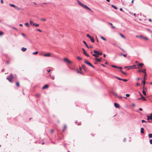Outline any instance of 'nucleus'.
Here are the masks:
<instances>
[{"instance_id": "1", "label": "nucleus", "mask_w": 152, "mask_h": 152, "mask_svg": "<svg viewBox=\"0 0 152 152\" xmlns=\"http://www.w3.org/2000/svg\"><path fill=\"white\" fill-rule=\"evenodd\" d=\"M77 2L78 4H79V5L82 6L83 8H85V9H86V10H89L90 11H91V9H90L89 7H88L87 6L84 5L83 4H82V3H81L80 1H79V0H77Z\"/></svg>"}, {"instance_id": "2", "label": "nucleus", "mask_w": 152, "mask_h": 152, "mask_svg": "<svg viewBox=\"0 0 152 152\" xmlns=\"http://www.w3.org/2000/svg\"><path fill=\"white\" fill-rule=\"evenodd\" d=\"M13 76L12 74H11L8 77H7L6 79L10 82H12V80L13 78Z\"/></svg>"}, {"instance_id": "3", "label": "nucleus", "mask_w": 152, "mask_h": 152, "mask_svg": "<svg viewBox=\"0 0 152 152\" xmlns=\"http://www.w3.org/2000/svg\"><path fill=\"white\" fill-rule=\"evenodd\" d=\"M84 62L86 64H88L89 66H91V67L93 68H95L94 66L90 62L88 61L85 60L84 61Z\"/></svg>"}, {"instance_id": "4", "label": "nucleus", "mask_w": 152, "mask_h": 152, "mask_svg": "<svg viewBox=\"0 0 152 152\" xmlns=\"http://www.w3.org/2000/svg\"><path fill=\"white\" fill-rule=\"evenodd\" d=\"M94 52L95 53L97 54L98 56L101 55H102V52H99L96 50H94Z\"/></svg>"}, {"instance_id": "5", "label": "nucleus", "mask_w": 152, "mask_h": 152, "mask_svg": "<svg viewBox=\"0 0 152 152\" xmlns=\"http://www.w3.org/2000/svg\"><path fill=\"white\" fill-rule=\"evenodd\" d=\"M64 60V61L67 63L70 64L72 63V62L71 61H70L68 59H67V58H65Z\"/></svg>"}, {"instance_id": "6", "label": "nucleus", "mask_w": 152, "mask_h": 152, "mask_svg": "<svg viewBox=\"0 0 152 152\" xmlns=\"http://www.w3.org/2000/svg\"><path fill=\"white\" fill-rule=\"evenodd\" d=\"M111 66H112V67H113V68H117L120 69H122V67L121 66H115L114 65H111Z\"/></svg>"}, {"instance_id": "7", "label": "nucleus", "mask_w": 152, "mask_h": 152, "mask_svg": "<svg viewBox=\"0 0 152 152\" xmlns=\"http://www.w3.org/2000/svg\"><path fill=\"white\" fill-rule=\"evenodd\" d=\"M82 67L85 71H86V72L87 71V69L86 67V66L84 65H82Z\"/></svg>"}, {"instance_id": "8", "label": "nucleus", "mask_w": 152, "mask_h": 152, "mask_svg": "<svg viewBox=\"0 0 152 152\" xmlns=\"http://www.w3.org/2000/svg\"><path fill=\"white\" fill-rule=\"evenodd\" d=\"M48 85H45L42 88V89H45L48 88Z\"/></svg>"}, {"instance_id": "9", "label": "nucleus", "mask_w": 152, "mask_h": 152, "mask_svg": "<svg viewBox=\"0 0 152 152\" xmlns=\"http://www.w3.org/2000/svg\"><path fill=\"white\" fill-rule=\"evenodd\" d=\"M114 104V106L115 107H116V108L119 107V104H118L117 103H115Z\"/></svg>"}, {"instance_id": "10", "label": "nucleus", "mask_w": 152, "mask_h": 152, "mask_svg": "<svg viewBox=\"0 0 152 152\" xmlns=\"http://www.w3.org/2000/svg\"><path fill=\"white\" fill-rule=\"evenodd\" d=\"M51 54L50 53L45 54L44 55V56L45 57H49L50 56Z\"/></svg>"}, {"instance_id": "11", "label": "nucleus", "mask_w": 152, "mask_h": 152, "mask_svg": "<svg viewBox=\"0 0 152 152\" xmlns=\"http://www.w3.org/2000/svg\"><path fill=\"white\" fill-rule=\"evenodd\" d=\"M111 93H112V94L114 95V96H117V97H118V94L117 93H115V92H114L113 91L112 92H111Z\"/></svg>"}, {"instance_id": "12", "label": "nucleus", "mask_w": 152, "mask_h": 152, "mask_svg": "<svg viewBox=\"0 0 152 152\" xmlns=\"http://www.w3.org/2000/svg\"><path fill=\"white\" fill-rule=\"evenodd\" d=\"M39 26V24H37L36 23H34V24H33V26H35L36 27H38Z\"/></svg>"}, {"instance_id": "13", "label": "nucleus", "mask_w": 152, "mask_h": 152, "mask_svg": "<svg viewBox=\"0 0 152 152\" xmlns=\"http://www.w3.org/2000/svg\"><path fill=\"white\" fill-rule=\"evenodd\" d=\"M9 5L12 7H15V8H17V7H16V6H15L14 4H9Z\"/></svg>"}, {"instance_id": "14", "label": "nucleus", "mask_w": 152, "mask_h": 152, "mask_svg": "<svg viewBox=\"0 0 152 152\" xmlns=\"http://www.w3.org/2000/svg\"><path fill=\"white\" fill-rule=\"evenodd\" d=\"M144 129L143 128H141L140 129L141 133L142 134H143L144 133Z\"/></svg>"}, {"instance_id": "15", "label": "nucleus", "mask_w": 152, "mask_h": 152, "mask_svg": "<svg viewBox=\"0 0 152 152\" xmlns=\"http://www.w3.org/2000/svg\"><path fill=\"white\" fill-rule=\"evenodd\" d=\"M30 23L31 26H33V24H34V23H33V21L31 20H30Z\"/></svg>"}, {"instance_id": "16", "label": "nucleus", "mask_w": 152, "mask_h": 152, "mask_svg": "<svg viewBox=\"0 0 152 152\" xmlns=\"http://www.w3.org/2000/svg\"><path fill=\"white\" fill-rule=\"evenodd\" d=\"M90 39L91 41L92 42H94V41H95L93 37H91V38Z\"/></svg>"}, {"instance_id": "17", "label": "nucleus", "mask_w": 152, "mask_h": 152, "mask_svg": "<svg viewBox=\"0 0 152 152\" xmlns=\"http://www.w3.org/2000/svg\"><path fill=\"white\" fill-rule=\"evenodd\" d=\"M95 59L98 62H100L101 61V59H99L96 58H95Z\"/></svg>"}, {"instance_id": "18", "label": "nucleus", "mask_w": 152, "mask_h": 152, "mask_svg": "<svg viewBox=\"0 0 152 152\" xmlns=\"http://www.w3.org/2000/svg\"><path fill=\"white\" fill-rule=\"evenodd\" d=\"M26 48H24V47H23L21 48V50H22V51H23V52L26 51Z\"/></svg>"}, {"instance_id": "19", "label": "nucleus", "mask_w": 152, "mask_h": 152, "mask_svg": "<svg viewBox=\"0 0 152 152\" xmlns=\"http://www.w3.org/2000/svg\"><path fill=\"white\" fill-rule=\"evenodd\" d=\"M138 65L139 66L142 67L143 66L144 64L142 63H139Z\"/></svg>"}, {"instance_id": "20", "label": "nucleus", "mask_w": 152, "mask_h": 152, "mask_svg": "<svg viewBox=\"0 0 152 152\" xmlns=\"http://www.w3.org/2000/svg\"><path fill=\"white\" fill-rule=\"evenodd\" d=\"M100 38L101 39H102L103 40L105 41H106V39L104 38V37H102V36H101L100 37Z\"/></svg>"}, {"instance_id": "21", "label": "nucleus", "mask_w": 152, "mask_h": 152, "mask_svg": "<svg viewBox=\"0 0 152 152\" xmlns=\"http://www.w3.org/2000/svg\"><path fill=\"white\" fill-rule=\"evenodd\" d=\"M111 6L112 7L114 8L115 9H118V8L116 6H115V5H112Z\"/></svg>"}, {"instance_id": "22", "label": "nucleus", "mask_w": 152, "mask_h": 152, "mask_svg": "<svg viewBox=\"0 0 152 152\" xmlns=\"http://www.w3.org/2000/svg\"><path fill=\"white\" fill-rule=\"evenodd\" d=\"M92 55L96 57H98V56L97 54L95 53V54H92Z\"/></svg>"}, {"instance_id": "23", "label": "nucleus", "mask_w": 152, "mask_h": 152, "mask_svg": "<svg viewBox=\"0 0 152 152\" xmlns=\"http://www.w3.org/2000/svg\"><path fill=\"white\" fill-rule=\"evenodd\" d=\"M82 50H83V53L84 54V55L86 53H87L86 52V51L85 50H84V48H82Z\"/></svg>"}, {"instance_id": "24", "label": "nucleus", "mask_w": 152, "mask_h": 152, "mask_svg": "<svg viewBox=\"0 0 152 152\" xmlns=\"http://www.w3.org/2000/svg\"><path fill=\"white\" fill-rule=\"evenodd\" d=\"M25 25L27 27H29L30 26V25L28 23H25Z\"/></svg>"}, {"instance_id": "25", "label": "nucleus", "mask_w": 152, "mask_h": 152, "mask_svg": "<svg viewBox=\"0 0 152 152\" xmlns=\"http://www.w3.org/2000/svg\"><path fill=\"white\" fill-rule=\"evenodd\" d=\"M142 83L143 84V87H144V86H145V80H143L142 82Z\"/></svg>"}, {"instance_id": "26", "label": "nucleus", "mask_w": 152, "mask_h": 152, "mask_svg": "<svg viewBox=\"0 0 152 152\" xmlns=\"http://www.w3.org/2000/svg\"><path fill=\"white\" fill-rule=\"evenodd\" d=\"M148 137L150 138H151L152 137V134H148Z\"/></svg>"}, {"instance_id": "27", "label": "nucleus", "mask_w": 152, "mask_h": 152, "mask_svg": "<svg viewBox=\"0 0 152 152\" xmlns=\"http://www.w3.org/2000/svg\"><path fill=\"white\" fill-rule=\"evenodd\" d=\"M135 66V65H133V66H126L124 68H129V67H132V66Z\"/></svg>"}, {"instance_id": "28", "label": "nucleus", "mask_w": 152, "mask_h": 152, "mask_svg": "<svg viewBox=\"0 0 152 152\" xmlns=\"http://www.w3.org/2000/svg\"><path fill=\"white\" fill-rule=\"evenodd\" d=\"M40 96V94H36V97H38Z\"/></svg>"}, {"instance_id": "29", "label": "nucleus", "mask_w": 152, "mask_h": 152, "mask_svg": "<svg viewBox=\"0 0 152 152\" xmlns=\"http://www.w3.org/2000/svg\"><path fill=\"white\" fill-rule=\"evenodd\" d=\"M66 125H64V129L63 130V131H64L65 130V129H66Z\"/></svg>"}, {"instance_id": "30", "label": "nucleus", "mask_w": 152, "mask_h": 152, "mask_svg": "<svg viewBox=\"0 0 152 152\" xmlns=\"http://www.w3.org/2000/svg\"><path fill=\"white\" fill-rule=\"evenodd\" d=\"M142 93L143 94L145 95V96H146V92H145L144 91V90H143L142 91Z\"/></svg>"}, {"instance_id": "31", "label": "nucleus", "mask_w": 152, "mask_h": 152, "mask_svg": "<svg viewBox=\"0 0 152 152\" xmlns=\"http://www.w3.org/2000/svg\"><path fill=\"white\" fill-rule=\"evenodd\" d=\"M141 98L143 99V100L144 101H146V99H145V97H144V96H141Z\"/></svg>"}, {"instance_id": "32", "label": "nucleus", "mask_w": 152, "mask_h": 152, "mask_svg": "<svg viewBox=\"0 0 152 152\" xmlns=\"http://www.w3.org/2000/svg\"><path fill=\"white\" fill-rule=\"evenodd\" d=\"M120 71L124 74L125 75H126V72H124L122 71L121 70H120Z\"/></svg>"}, {"instance_id": "33", "label": "nucleus", "mask_w": 152, "mask_h": 152, "mask_svg": "<svg viewBox=\"0 0 152 152\" xmlns=\"http://www.w3.org/2000/svg\"><path fill=\"white\" fill-rule=\"evenodd\" d=\"M120 35L122 38H125V37H124V36L122 34H120Z\"/></svg>"}, {"instance_id": "34", "label": "nucleus", "mask_w": 152, "mask_h": 152, "mask_svg": "<svg viewBox=\"0 0 152 152\" xmlns=\"http://www.w3.org/2000/svg\"><path fill=\"white\" fill-rule=\"evenodd\" d=\"M38 53V51H36V52H33V54H34V55H36Z\"/></svg>"}, {"instance_id": "35", "label": "nucleus", "mask_w": 152, "mask_h": 152, "mask_svg": "<svg viewBox=\"0 0 152 152\" xmlns=\"http://www.w3.org/2000/svg\"><path fill=\"white\" fill-rule=\"evenodd\" d=\"M16 85L18 86H19L20 85L19 83L18 82H17L16 83Z\"/></svg>"}, {"instance_id": "36", "label": "nucleus", "mask_w": 152, "mask_h": 152, "mask_svg": "<svg viewBox=\"0 0 152 152\" xmlns=\"http://www.w3.org/2000/svg\"><path fill=\"white\" fill-rule=\"evenodd\" d=\"M146 70V69H143V70H142L141 71H142V72H143V73H145L146 72H145Z\"/></svg>"}, {"instance_id": "37", "label": "nucleus", "mask_w": 152, "mask_h": 152, "mask_svg": "<svg viewBox=\"0 0 152 152\" xmlns=\"http://www.w3.org/2000/svg\"><path fill=\"white\" fill-rule=\"evenodd\" d=\"M50 76L52 80H53L54 79V76H51L50 75Z\"/></svg>"}, {"instance_id": "38", "label": "nucleus", "mask_w": 152, "mask_h": 152, "mask_svg": "<svg viewBox=\"0 0 152 152\" xmlns=\"http://www.w3.org/2000/svg\"><path fill=\"white\" fill-rule=\"evenodd\" d=\"M86 36L88 37L89 38H90L91 37L89 34H87Z\"/></svg>"}, {"instance_id": "39", "label": "nucleus", "mask_w": 152, "mask_h": 152, "mask_svg": "<svg viewBox=\"0 0 152 152\" xmlns=\"http://www.w3.org/2000/svg\"><path fill=\"white\" fill-rule=\"evenodd\" d=\"M147 117H148L147 118V120H149L150 119V117L148 115H147Z\"/></svg>"}, {"instance_id": "40", "label": "nucleus", "mask_w": 152, "mask_h": 152, "mask_svg": "<svg viewBox=\"0 0 152 152\" xmlns=\"http://www.w3.org/2000/svg\"><path fill=\"white\" fill-rule=\"evenodd\" d=\"M77 58L79 60H80L82 59V58L79 56H77Z\"/></svg>"}, {"instance_id": "41", "label": "nucleus", "mask_w": 152, "mask_h": 152, "mask_svg": "<svg viewBox=\"0 0 152 152\" xmlns=\"http://www.w3.org/2000/svg\"><path fill=\"white\" fill-rule=\"evenodd\" d=\"M122 80H123L124 82H126L127 81V80H126V79H122Z\"/></svg>"}, {"instance_id": "42", "label": "nucleus", "mask_w": 152, "mask_h": 152, "mask_svg": "<svg viewBox=\"0 0 152 152\" xmlns=\"http://www.w3.org/2000/svg\"><path fill=\"white\" fill-rule=\"evenodd\" d=\"M116 78L119 80H122V79L118 77H116Z\"/></svg>"}, {"instance_id": "43", "label": "nucleus", "mask_w": 152, "mask_h": 152, "mask_svg": "<svg viewBox=\"0 0 152 152\" xmlns=\"http://www.w3.org/2000/svg\"><path fill=\"white\" fill-rule=\"evenodd\" d=\"M40 20L43 21H45L46 20L45 19L41 18Z\"/></svg>"}, {"instance_id": "44", "label": "nucleus", "mask_w": 152, "mask_h": 152, "mask_svg": "<svg viewBox=\"0 0 152 152\" xmlns=\"http://www.w3.org/2000/svg\"><path fill=\"white\" fill-rule=\"evenodd\" d=\"M150 119H152V113H151L150 114Z\"/></svg>"}, {"instance_id": "45", "label": "nucleus", "mask_w": 152, "mask_h": 152, "mask_svg": "<svg viewBox=\"0 0 152 152\" xmlns=\"http://www.w3.org/2000/svg\"><path fill=\"white\" fill-rule=\"evenodd\" d=\"M23 36V37H26V35H25V34H24V33H22L21 34Z\"/></svg>"}, {"instance_id": "46", "label": "nucleus", "mask_w": 152, "mask_h": 152, "mask_svg": "<svg viewBox=\"0 0 152 152\" xmlns=\"http://www.w3.org/2000/svg\"><path fill=\"white\" fill-rule=\"evenodd\" d=\"M118 98L119 99H121L122 98H123L122 96H118Z\"/></svg>"}, {"instance_id": "47", "label": "nucleus", "mask_w": 152, "mask_h": 152, "mask_svg": "<svg viewBox=\"0 0 152 152\" xmlns=\"http://www.w3.org/2000/svg\"><path fill=\"white\" fill-rule=\"evenodd\" d=\"M149 142H150V144H152V139L150 140Z\"/></svg>"}, {"instance_id": "48", "label": "nucleus", "mask_w": 152, "mask_h": 152, "mask_svg": "<svg viewBox=\"0 0 152 152\" xmlns=\"http://www.w3.org/2000/svg\"><path fill=\"white\" fill-rule=\"evenodd\" d=\"M126 97H128L130 96V95L128 94H126Z\"/></svg>"}, {"instance_id": "49", "label": "nucleus", "mask_w": 152, "mask_h": 152, "mask_svg": "<svg viewBox=\"0 0 152 152\" xmlns=\"http://www.w3.org/2000/svg\"><path fill=\"white\" fill-rule=\"evenodd\" d=\"M3 34V33L2 31H0V35H2Z\"/></svg>"}, {"instance_id": "50", "label": "nucleus", "mask_w": 152, "mask_h": 152, "mask_svg": "<svg viewBox=\"0 0 152 152\" xmlns=\"http://www.w3.org/2000/svg\"><path fill=\"white\" fill-rule=\"evenodd\" d=\"M143 38L145 40H148V38L146 37H143Z\"/></svg>"}, {"instance_id": "51", "label": "nucleus", "mask_w": 152, "mask_h": 152, "mask_svg": "<svg viewBox=\"0 0 152 152\" xmlns=\"http://www.w3.org/2000/svg\"><path fill=\"white\" fill-rule=\"evenodd\" d=\"M142 123H143V122H147V121H145L144 120H142Z\"/></svg>"}, {"instance_id": "52", "label": "nucleus", "mask_w": 152, "mask_h": 152, "mask_svg": "<svg viewBox=\"0 0 152 152\" xmlns=\"http://www.w3.org/2000/svg\"><path fill=\"white\" fill-rule=\"evenodd\" d=\"M86 56H87V57H89V56L87 53L85 55Z\"/></svg>"}, {"instance_id": "53", "label": "nucleus", "mask_w": 152, "mask_h": 152, "mask_svg": "<svg viewBox=\"0 0 152 152\" xmlns=\"http://www.w3.org/2000/svg\"><path fill=\"white\" fill-rule=\"evenodd\" d=\"M37 30L39 31V32H41L42 31L39 29H37Z\"/></svg>"}, {"instance_id": "54", "label": "nucleus", "mask_w": 152, "mask_h": 152, "mask_svg": "<svg viewBox=\"0 0 152 152\" xmlns=\"http://www.w3.org/2000/svg\"><path fill=\"white\" fill-rule=\"evenodd\" d=\"M83 42L85 44V45H86L87 44L85 41H83Z\"/></svg>"}, {"instance_id": "55", "label": "nucleus", "mask_w": 152, "mask_h": 152, "mask_svg": "<svg viewBox=\"0 0 152 152\" xmlns=\"http://www.w3.org/2000/svg\"><path fill=\"white\" fill-rule=\"evenodd\" d=\"M126 55H127V54H123V56L124 57H126Z\"/></svg>"}, {"instance_id": "56", "label": "nucleus", "mask_w": 152, "mask_h": 152, "mask_svg": "<svg viewBox=\"0 0 152 152\" xmlns=\"http://www.w3.org/2000/svg\"><path fill=\"white\" fill-rule=\"evenodd\" d=\"M136 85L137 86H139L140 85V84L139 83H137L136 84Z\"/></svg>"}, {"instance_id": "57", "label": "nucleus", "mask_w": 152, "mask_h": 152, "mask_svg": "<svg viewBox=\"0 0 152 152\" xmlns=\"http://www.w3.org/2000/svg\"><path fill=\"white\" fill-rule=\"evenodd\" d=\"M146 79V78L145 77H144L143 80H145Z\"/></svg>"}, {"instance_id": "58", "label": "nucleus", "mask_w": 152, "mask_h": 152, "mask_svg": "<svg viewBox=\"0 0 152 152\" xmlns=\"http://www.w3.org/2000/svg\"><path fill=\"white\" fill-rule=\"evenodd\" d=\"M140 78H136V80H140Z\"/></svg>"}, {"instance_id": "59", "label": "nucleus", "mask_w": 152, "mask_h": 152, "mask_svg": "<svg viewBox=\"0 0 152 152\" xmlns=\"http://www.w3.org/2000/svg\"><path fill=\"white\" fill-rule=\"evenodd\" d=\"M108 23L109 24H110V25H111V26H112L113 25V24L112 23Z\"/></svg>"}, {"instance_id": "60", "label": "nucleus", "mask_w": 152, "mask_h": 152, "mask_svg": "<svg viewBox=\"0 0 152 152\" xmlns=\"http://www.w3.org/2000/svg\"><path fill=\"white\" fill-rule=\"evenodd\" d=\"M138 72H142V71L140 70H138Z\"/></svg>"}, {"instance_id": "61", "label": "nucleus", "mask_w": 152, "mask_h": 152, "mask_svg": "<svg viewBox=\"0 0 152 152\" xmlns=\"http://www.w3.org/2000/svg\"><path fill=\"white\" fill-rule=\"evenodd\" d=\"M139 110L140 111H142V109L141 108H139Z\"/></svg>"}, {"instance_id": "62", "label": "nucleus", "mask_w": 152, "mask_h": 152, "mask_svg": "<svg viewBox=\"0 0 152 152\" xmlns=\"http://www.w3.org/2000/svg\"><path fill=\"white\" fill-rule=\"evenodd\" d=\"M120 10L121 11H123V9L122 8H120Z\"/></svg>"}, {"instance_id": "63", "label": "nucleus", "mask_w": 152, "mask_h": 152, "mask_svg": "<svg viewBox=\"0 0 152 152\" xmlns=\"http://www.w3.org/2000/svg\"><path fill=\"white\" fill-rule=\"evenodd\" d=\"M86 46L87 47V48H89V47L87 45V44L86 45Z\"/></svg>"}, {"instance_id": "64", "label": "nucleus", "mask_w": 152, "mask_h": 152, "mask_svg": "<svg viewBox=\"0 0 152 152\" xmlns=\"http://www.w3.org/2000/svg\"><path fill=\"white\" fill-rule=\"evenodd\" d=\"M86 46L87 47V48H89V47L87 45V44L86 45Z\"/></svg>"}]
</instances>
